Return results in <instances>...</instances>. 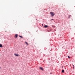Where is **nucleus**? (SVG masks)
Listing matches in <instances>:
<instances>
[{"label":"nucleus","mask_w":75,"mask_h":75,"mask_svg":"<svg viewBox=\"0 0 75 75\" xmlns=\"http://www.w3.org/2000/svg\"><path fill=\"white\" fill-rule=\"evenodd\" d=\"M40 69H41V70H42V71H43V68H42V67H40Z\"/></svg>","instance_id":"obj_3"},{"label":"nucleus","mask_w":75,"mask_h":75,"mask_svg":"<svg viewBox=\"0 0 75 75\" xmlns=\"http://www.w3.org/2000/svg\"><path fill=\"white\" fill-rule=\"evenodd\" d=\"M52 20H54V19H52Z\"/></svg>","instance_id":"obj_12"},{"label":"nucleus","mask_w":75,"mask_h":75,"mask_svg":"<svg viewBox=\"0 0 75 75\" xmlns=\"http://www.w3.org/2000/svg\"><path fill=\"white\" fill-rule=\"evenodd\" d=\"M6 31V32L7 31L6 30V31Z\"/></svg>","instance_id":"obj_14"},{"label":"nucleus","mask_w":75,"mask_h":75,"mask_svg":"<svg viewBox=\"0 0 75 75\" xmlns=\"http://www.w3.org/2000/svg\"><path fill=\"white\" fill-rule=\"evenodd\" d=\"M19 37H21V38H23L22 36H21L19 35Z\"/></svg>","instance_id":"obj_8"},{"label":"nucleus","mask_w":75,"mask_h":75,"mask_svg":"<svg viewBox=\"0 0 75 75\" xmlns=\"http://www.w3.org/2000/svg\"><path fill=\"white\" fill-rule=\"evenodd\" d=\"M68 58H70V57L69 56H68Z\"/></svg>","instance_id":"obj_10"},{"label":"nucleus","mask_w":75,"mask_h":75,"mask_svg":"<svg viewBox=\"0 0 75 75\" xmlns=\"http://www.w3.org/2000/svg\"><path fill=\"white\" fill-rule=\"evenodd\" d=\"M14 55L15 56H16V57L18 56V55L17 54H14Z\"/></svg>","instance_id":"obj_2"},{"label":"nucleus","mask_w":75,"mask_h":75,"mask_svg":"<svg viewBox=\"0 0 75 75\" xmlns=\"http://www.w3.org/2000/svg\"><path fill=\"white\" fill-rule=\"evenodd\" d=\"M25 43L26 44V45H28V43H27V42H25Z\"/></svg>","instance_id":"obj_7"},{"label":"nucleus","mask_w":75,"mask_h":75,"mask_svg":"<svg viewBox=\"0 0 75 75\" xmlns=\"http://www.w3.org/2000/svg\"><path fill=\"white\" fill-rule=\"evenodd\" d=\"M1 45V44H0V45Z\"/></svg>","instance_id":"obj_16"},{"label":"nucleus","mask_w":75,"mask_h":75,"mask_svg":"<svg viewBox=\"0 0 75 75\" xmlns=\"http://www.w3.org/2000/svg\"><path fill=\"white\" fill-rule=\"evenodd\" d=\"M0 68H1V67H0Z\"/></svg>","instance_id":"obj_15"},{"label":"nucleus","mask_w":75,"mask_h":75,"mask_svg":"<svg viewBox=\"0 0 75 75\" xmlns=\"http://www.w3.org/2000/svg\"><path fill=\"white\" fill-rule=\"evenodd\" d=\"M42 26H43V24H42Z\"/></svg>","instance_id":"obj_13"},{"label":"nucleus","mask_w":75,"mask_h":75,"mask_svg":"<svg viewBox=\"0 0 75 75\" xmlns=\"http://www.w3.org/2000/svg\"><path fill=\"white\" fill-rule=\"evenodd\" d=\"M0 48H2V47H3V46L1 45H1H0Z\"/></svg>","instance_id":"obj_5"},{"label":"nucleus","mask_w":75,"mask_h":75,"mask_svg":"<svg viewBox=\"0 0 75 75\" xmlns=\"http://www.w3.org/2000/svg\"><path fill=\"white\" fill-rule=\"evenodd\" d=\"M18 36V35L16 34V35H15V37H16V38H17Z\"/></svg>","instance_id":"obj_6"},{"label":"nucleus","mask_w":75,"mask_h":75,"mask_svg":"<svg viewBox=\"0 0 75 75\" xmlns=\"http://www.w3.org/2000/svg\"><path fill=\"white\" fill-rule=\"evenodd\" d=\"M51 16H52V17H53L54 15H55V13H54L52 12H50Z\"/></svg>","instance_id":"obj_1"},{"label":"nucleus","mask_w":75,"mask_h":75,"mask_svg":"<svg viewBox=\"0 0 75 75\" xmlns=\"http://www.w3.org/2000/svg\"><path fill=\"white\" fill-rule=\"evenodd\" d=\"M74 9H75V6L74 7Z\"/></svg>","instance_id":"obj_11"},{"label":"nucleus","mask_w":75,"mask_h":75,"mask_svg":"<svg viewBox=\"0 0 75 75\" xmlns=\"http://www.w3.org/2000/svg\"><path fill=\"white\" fill-rule=\"evenodd\" d=\"M62 72L63 73H64V70H63L62 71Z\"/></svg>","instance_id":"obj_9"},{"label":"nucleus","mask_w":75,"mask_h":75,"mask_svg":"<svg viewBox=\"0 0 75 75\" xmlns=\"http://www.w3.org/2000/svg\"><path fill=\"white\" fill-rule=\"evenodd\" d=\"M45 28H47L48 27V26L47 25H45L44 26Z\"/></svg>","instance_id":"obj_4"}]
</instances>
